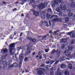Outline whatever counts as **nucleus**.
Listing matches in <instances>:
<instances>
[{"mask_svg":"<svg viewBox=\"0 0 75 75\" xmlns=\"http://www.w3.org/2000/svg\"><path fill=\"white\" fill-rule=\"evenodd\" d=\"M68 49L65 50V51L64 52V53L66 54V53H69V54H71V52L69 51H72V49H73V46H69L68 47Z\"/></svg>","mask_w":75,"mask_h":75,"instance_id":"1","label":"nucleus"},{"mask_svg":"<svg viewBox=\"0 0 75 75\" xmlns=\"http://www.w3.org/2000/svg\"><path fill=\"white\" fill-rule=\"evenodd\" d=\"M15 45V44L14 43H12L9 46V49L10 50L9 51L10 53L11 54L12 53V50H13V48H14V45Z\"/></svg>","mask_w":75,"mask_h":75,"instance_id":"2","label":"nucleus"},{"mask_svg":"<svg viewBox=\"0 0 75 75\" xmlns=\"http://www.w3.org/2000/svg\"><path fill=\"white\" fill-rule=\"evenodd\" d=\"M46 11L45 10L41 12V19H45V13Z\"/></svg>","mask_w":75,"mask_h":75,"instance_id":"3","label":"nucleus"},{"mask_svg":"<svg viewBox=\"0 0 75 75\" xmlns=\"http://www.w3.org/2000/svg\"><path fill=\"white\" fill-rule=\"evenodd\" d=\"M37 7H38L39 10H41L45 7V4H43V3H42L37 5Z\"/></svg>","mask_w":75,"mask_h":75,"instance_id":"4","label":"nucleus"},{"mask_svg":"<svg viewBox=\"0 0 75 75\" xmlns=\"http://www.w3.org/2000/svg\"><path fill=\"white\" fill-rule=\"evenodd\" d=\"M39 68H37L36 69V71H37V74L39 75H42L44 74V72L42 71L41 70H39Z\"/></svg>","mask_w":75,"mask_h":75,"instance_id":"5","label":"nucleus"},{"mask_svg":"<svg viewBox=\"0 0 75 75\" xmlns=\"http://www.w3.org/2000/svg\"><path fill=\"white\" fill-rule=\"evenodd\" d=\"M24 54L23 53H21L19 56V58L20 60H23L24 59Z\"/></svg>","mask_w":75,"mask_h":75,"instance_id":"6","label":"nucleus"},{"mask_svg":"<svg viewBox=\"0 0 75 75\" xmlns=\"http://www.w3.org/2000/svg\"><path fill=\"white\" fill-rule=\"evenodd\" d=\"M69 5L70 6L71 8H75V2H70L69 3Z\"/></svg>","mask_w":75,"mask_h":75,"instance_id":"7","label":"nucleus"},{"mask_svg":"<svg viewBox=\"0 0 75 75\" xmlns=\"http://www.w3.org/2000/svg\"><path fill=\"white\" fill-rule=\"evenodd\" d=\"M54 52H55V53H58V50L57 49V50H56L55 49H53L51 52V54H54Z\"/></svg>","mask_w":75,"mask_h":75,"instance_id":"8","label":"nucleus"},{"mask_svg":"<svg viewBox=\"0 0 75 75\" xmlns=\"http://www.w3.org/2000/svg\"><path fill=\"white\" fill-rule=\"evenodd\" d=\"M31 50H28V51H26V52H25V53L24 56L25 57H26V56H27V55H28V54H29L30 53H31Z\"/></svg>","mask_w":75,"mask_h":75,"instance_id":"9","label":"nucleus"},{"mask_svg":"<svg viewBox=\"0 0 75 75\" xmlns=\"http://www.w3.org/2000/svg\"><path fill=\"white\" fill-rule=\"evenodd\" d=\"M0 63H1V64H3V65H5V64H6V62L4 60V59H3V60L0 62Z\"/></svg>","mask_w":75,"mask_h":75,"instance_id":"10","label":"nucleus"},{"mask_svg":"<svg viewBox=\"0 0 75 75\" xmlns=\"http://www.w3.org/2000/svg\"><path fill=\"white\" fill-rule=\"evenodd\" d=\"M33 14L34 16H39V14H40V12H37L36 11H35Z\"/></svg>","mask_w":75,"mask_h":75,"instance_id":"11","label":"nucleus"},{"mask_svg":"<svg viewBox=\"0 0 75 75\" xmlns=\"http://www.w3.org/2000/svg\"><path fill=\"white\" fill-rule=\"evenodd\" d=\"M13 58L14 59V60H16L17 59V56L16 54H13Z\"/></svg>","mask_w":75,"mask_h":75,"instance_id":"12","label":"nucleus"},{"mask_svg":"<svg viewBox=\"0 0 75 75\" xmlns=\"http://www.w3.org/2000/svg\"><path fill=\"white\" fill-rule=\"evenodd\" d=\"M68 68L69 69H72V64H69L68 65Z\"/></svg>","mask_w":75,"mask_h":75,"instance_id":"13","label":"nucleus"},{"mask_svg":"<svg viewBox=\"0 0 75 75\" xmlns=\"http://www.w3.org/2000/svg\"><path fill=\"white\" fill-rule=\"evenodd\" d=\"M1 51H3V52H4V53H6V52H7L8 50H7V49L5 48L4 49V50H1Z\"/></svg>","mask_w":75,"mask_h":75,"instance_id":"14","label":"nucleus"},{"mask_svg":"<svg viewBox=\"0 0 75 75\" xmlns=\"http://www.w3.org/2000/svg\"><path fill=\"white\" fill-rule=\"evenodd\" d=\"M61 67L63 69H65L66 68V65L64 64H62L61 65Z\"/></svg>","mask_w":75,"mask_h":75,"instance_id":"15","label":"nucleus"},{"mask_svg":"<svg viewBox=\"0 0 75 75\" xmlns=\"http://www.w3.org/2000/svg\"><path fill=\"white\" fill-rule=\"evenodd\" d=\"M64 74L65 75H69V72L68 71H65L64 72Z\"/></svg>","mask_w":75,"mask_h":75,"instance_id":"16","label":"nucleus"},{"mask_svg":"<svg viewBox=\"0 0 75 75\" xmlns=\"http://www.w3.org/2000/svg\"><path fill=\"white\" fill-rule=\"evenodd\" d=\"M62 18H56V20H57V22H62Z\"/></svg>","mask_w":75,"mask_h":75,"instance_id":"17","label":"nucleus"},{"mask_svg":"<svg viewBox=\"0 0 75 75\" xmlns=\"http://www.w3.org/2000/svg\"><path fill=\"white\" fill-rule=\"evenodd\" d=\"M64 18L65 19V21L66 22H68V21H69V19L68 18L64 17Z\"/></svg>","mask_w":75,"mask_h":75,"instance_id":"18","label":"nucleus"},{"mask_svg":"<svg viewBox=\"0 0 75 75\" xmlns=\"http://www.w3.org/2000/svg\"><path fill=\"white\" fill-rule=\"evenodd\" d=\"M73 13H69L68 14V16L69 17H72L73 16Z\"/></svg>","mask_w":75,"mask_h":75,"instance_id":"19","label":"nucleus"},{"mask_svg":"<svg viewBox=\"0 0 75 75\" xmlns=\"http://www.w3.org/2000/svg\"><path fill=\"white\" fill-rule=\"evenodd\" d=\"M59 55H60V54H56V55L55 56V57L56 58H58V57H59Z\"/></svg>","mask_w":75,"mask_h":75,"instance_id":"20","label":"nucleus"},{"mask_svg":"<svg viewBox=\"0 0 75 75\" xmlns=\"http://www.w3.org/2000/svg\"><path fill=\"white\" fill-rule=\"evenodd\" d=\"M48 12H50L51 13H52V10L50 8H49L48 9Z\"/></svg>","mask_w":75,"mask_h":75,"instance_id":"21","label":"nucleus"},{"mask_svg":"<svg viewBox=\"0 0 75 75\" xmlns=\"http://www.w3.org/2000/svg\"><path fill=\"white\" fill-rule=\"evenodd\" d=\"M60 9L59 8H57L56 9V11H57V12H60Z\"/></svg>","mask_w":75,"mask_h":75,"instance_id":"22","label":"nucleus"},{"mask_svg":"<svg viewBox=\"0 0 75 75\" xmlns=\"http://www.w3.org/2000/svg\"><path fill=\"white\" fill-rule=\"evenodd\" d=\"M73 33V32L71 31L69 32H68L67 33V35H71L72 34V33Z\"/></svg>","mask_w":75,"mask_h":75,"instance_id":"23","label":"nucleus"},{"mask_svg":"<svg viewBox=\"0 0 75 75\" xmlns=\"http://www.w3.org/2000/svg\"><path fill=\"white\" fill-rule=\"evenodd\" d=\"M48 35H49V34H47L45 36H42V38H46V37H47Z\"/></svg>","mask_w":75,"mask_h":75,"instance_id":"24","label":"nucleus"},{"mask_svg":"<svg viewBox=\"0 0 75 75\" xmlns=\"http://www.w3.org/2000/svg\"><path fill=\"white\" fill-rule=\"evenodd\" d=\"M75 34H72L71 36L70 37V38H75Z\"/></svg>","mask_w":75,"mask_h":75,"instance_id":"25","label":"nucleus"},{"mask_svg":"<svg viewBox=\"0 0 75 75\" xmlns=\"http://www.w3.org/2000/svg\"><path fill=\"white\" fill-rule=\"evenodd\" d=\"M27 0H21V2L23 4H24V3L26 2Z\"/></svg>","mask_w":75,"mask_h":75,"instance_id":"26","label":"nucleus"},{"mask_svg":"<svg viewBox=\"0 0 75 75\" xmlns=\"http://www.w3.org/2000/svg\"><path fill=\"white\" fill-rule=\"evenodd\" d=\"M63 10H67V6L66 5H64L63 6Z\"/></svg>","mask_w":75,"mask_h":75,"instance_id":"27","label":"nucleus"},{"mask_svg":"<svg viewBox=\"0 0 75 75\" xmlns=\"http://www.w3.org/2000/svg\"><path fill=\"white\" fill-rule=\"evenodd\" d=\"M66 56L67 57H69V58L70 57H71V55L70 54H66Z\"/></svg>","mask_w":75,"mask_h":75,"instance_id":"28","label":"nucleus"},{"mask_svg":"<svg viewBox=\"0 0 75 75\" xmlns=\"http://www.w3.org/2000/svg\"><path fill=\"white\" fill-rule=\"evenodd\" d=\"M31 41H32V42H35L36 41V39H32V40Z\"/></svg>","mask_w":75,"mask_h":75,"instance_id":"29","label":"nucleus"},{"mask_svg":"<svg viewBox=\"0 0 75 75\" xmlns=\"http://www.w3.org/2000/svg\"><path fill=\"white\" fill-rule=\"evenodd\" d=\"M22 65V62H20L19 64V68H21V65Z\"/></svg>","mask_w":75,"mask_h":75,"instance_id":"30","label":"nucleus"},{"mask_svg":"<svg viewBox=\"0 0 75 75\" xmlns=\"http://www.w3.org/2000/svg\"><path fill=\"white\" fill-rule=\"evenodd\" d=\"M54 2L55 4H58V2H57V0H55Z\"/></svg>","mask_w":75,"mask_h":75,"instance_id":"31","label":"nucleus"},{"mask_svg":"<svg viewBox=\"0 0 75 75\" xmlns=\"http://www.w3.org/2000/svg\"><path fill=\"white\" fill-rule=\"evenodd\" d=\"M30 3H35V1H34V0H31L30 1Z\"/></svg>","mask_w":75,"mask_h":75,"instance_id":"32","label":"nucleus"},{"mask_svg":"<svg viewBox=\"0 0 75 75\" xmlns=\"http://www.w3.org/2000/svg\"><path fill=\"white\" fill-rule=\"evenodd\" d=\"M52 21H53V22H56L57 18L53 19L52 20Z\"/></svg>","mask_w":75,"mask_h":75,"instance_id":"33","label":"nucleus"},{"mask_svg":"<svg viewBox=\"0 0 75 75\" xmlns=\"http://www.w3.org/2000/svg\"><path fill=\"white\" fill-rule=\"evenodd\" d=\"M65 47V45L64 44H62V49H64Z\"/></svg>","mask_w":75,"mask_h":75,"instance_id":"34","label":"nucleus"},{"mask_svg":"<svg viewBox=\"0 0 75 75\" xmlns=\"http://www.w3.org/2000/svg\"><path fill=\"white\" fill-rule=\"evenodd\" d=\"M28 40H30V41H31L33 40V38H31L30 37H28Z\"/></svg>","mask_w":75,"mask_h":75,"instance_id":"35","label":"nucleus"},{"mask_svg":"<svg viewBox=\"0 0 75 75\" xmlns=\"http://www.w3.org/2000/svg\"><path fill=\"white\" fill-rule=\"evenodd\" d=\"M11 62H12L10 60L8 62V65H10V64H11Z\"/></svg>","mask_w":75,"mask_h":75,"instance_id":"36","label":"nucleus"},{"mask_svg":"<svg viewBox=\"0 0 75 75\" xmlns=\"http://www.w3.org/2000/svg\"><path fill=\"white\" fill-rule=\"evenodd\" d=\"M2 3L3 4H6V2L5 1H2Z\"/></svg>","mask_w":75,"mask_h":75,"instance_id":"37","label":"nucleus"},{"mask_svg":"<svg viewBox=\"0 0 75 75\" xmlns=\"http://www.w3.org/2000/svg\"><path fill=\"white\" fill-rule=\"evenodd\" d=\"M59 8L60 9H61V10H62V8H63V7L62 5H60L59 6Z\"/></svg>","mask_w":75,"mask_h":75,"instance_id":"38","label":"nucleus"},{"mask_svg":"<svg viewBox=\"0 0 75 75\" xmlns=\"http://www.w3.org/2000/svg\"><path fill=\"white\" fill-rule=\"evenodd\" d=\"M50 75H54V71H51L50 73Z\"/></svg>","mask_w":75,"mask_h":75,"instance_id":"39","label":"nucleus"},{"mask_svg":"<svg viewBox=\"0 0 75 75\" xmlns=\"http://www.w3.org/2000/svg\"><path fill=\"white\" fill-rule=\"evenodd\" d=\"M67 42V39H64V40H63V42Z\"/></svg>","mask_w":75,"mask_h":75,"instance_id":"40","label":"nucleus"},{"mask_svg":"<svg viewBox=\"0 0 75 75\" xmlns=\"http://www.w3.org/2000/svg\"><path fill=\"white\" fill-rule=\"evenodd\" d=\"M31 11H33V14L34 13H35V11L34 10V8L31 9Z\"/></svg>","mask_w":75,"mask_h":75,"instance_id":"41","label":"nucleus"},{"mask_svg":"<svg viewBox=\"0 0 75 75\" xmlns=\"http://www.w3.org/2000/svg\"><path fill=\"white\" fill-rule=\"evenodd\" d=\"M15 64V63H14L13 64L11 65V67H17V66H13V65H14Z\"/></svg>","mask_w":75,"mask_h":75,"instance_id":"42","label":"nucleus"},{"mask_svg":"<svg viewBox=\"0 0 75 75\" xmlns=\"http://www.w3.org/2000/svg\"><path fill=\"white\" fill-rule=\"evenodd\" d=\"M74 42H75V40H73L71 41V44H74Z\"/></svg>","mask_w":75,"mask_h":75,"instance_id":"43","label":"nucleus"},{"mask_svg":"<svg viewBox=\"0 0 75 75\" xmlns=\"http://www.w3.org/2000/svg\"><path fill=\"white\" fill-rule=\"evenodd\" d=\"M28 59V58L27 57H25V58L24 59V61L26 62Z\"/></svg>","mask_w":75,"mask_h":75,"instance_id":"44","label":"nucleus"},{"mask_svg":"<svg viewBox=\"0 0 75 75\" xmlns=\"http://www.w3.org/2000/svg\"><path fill=\"white\" fill-rule=\"evenodd\" d=\"M33 8H35V7H36V4H34L33 5Z\"/></svg>","mask_w":75,"mask_h":75,"instance_id":"45","label":"nucleus"},{"mask_svg":"<svg viewBox=\"0 0 75 75\" xmlns=\"http://www.w3.org/2000/svg\"><path fill=\"white\" fill-rule=\"evenodd\" d=\"M27 50L28 51H31V50H30V47H28L27 48Z\"/></svg>","mask_w":75,"mask_h":75,"instance_id":"46","label":"nucleus"},{"mask_svg":"<svg viewBox=\"0 0 75 75\" xmlns=\"http://www.w3.org/2000/svg\"><path fill=\"white\" fill-rule=\"evenodd\" d=\"M55 16V15H53L52 16L50 17V18L51 19V18H53V17H54V16Z\"/></svg>","mask_w":75,"mask_h":75,"instance_id":"47","label":"nucleus"},{"mask_svg":"<svg viewBox=\"0 0 75 75\" xmlns=\"http://www.w3.org/2000/svg\"><path fill=\"white\" fill-rule=\"evenodd\" d=\"M17 50H18V51H20V50H21V49L20 48V47H18L17 48Z\"/></svg>","mask_w":75,"mask_h":75,"instance_id":"48","label":"nucleus"},{"mask_svg":"<svg viewBox=\"0 0 75 75\" xmlns=\"http://www.w3.org/2000/svg\"><path fill=\"white\" fill-rule=\"evenodd\" d=\"M55 6V3L54 4H52V7H54Z\"/></svg>","mask_w":75,"mask_h":75,"instance_id":"49","label":"nucleus"},{"mask_svg":"<svg viewBox=\"0 0 75 75\" xmlns=\"http://www.w3.org/2000/svg\"><path fill=\"white\" fill-rule=\"evenodd\" d=\"M50 63V61H47V62H46V64H49Z\"/></svg>","mask_w":75,"mask_h":75,"instance_id":"50","label":"nucleus"},{"mask_svg":"<svg viewBox=\"0 0 75 75\" xmlns=\"http://www.w3.org/2000/svg\"><path fill=\"white\" fill-rule=\"evenodd\" d=\"M44 67V64H42L41 66H40V67Z\"/></svg>","mask_w":75,"mask_h":75,"instance_id":"51","label":"nucleus"},{"mask_svg":"<svg viewBox=\"0 0 75 75\" xmlns=\"http://www.w3.org/2000/svg\"><path fill=\"white\" fill-rule=\"evenodd\" d=\"M5 44L6 45H7V46H8V43H7V42H5Z\"/></svg>","mask_w":75,"mask_h":75,"instance_id":"52","label":"nucleus"},{"mask_svg":"<svg viewBox=\"0 0 75 75\" xmlns=\"http://www.w3.org/2000/svg\"><path fill=\"white\" fill-rule=\"evenodd\" d=\"M57 1L59 2V3H61V1H62V0H57Z\"/></svg>","mask_w":75,"mask_h":75,"instance_id":"53","label":"nucleus"},{"mask_svg":"<svg viewBox=\"0 0 75 75\" xmlns=\"http://www.w3.org/2000/svg\"><path fill=\"white\" fill-rule=\"evenodd\" d=\"M23 48H24V47L23 46H21L20 47V48H21V49H23Z\"/></svg>","mask_w":75,"mask_h":75,"instance_id":"54","label":"nucleus"},{"mask_svg":"<svg viewBox=\"0 0 75 75\" xmlns=\"http://www.w3.org/2000/svg\"><path fill=\"white\" fill-rule=\"evenodd\" d=\"M45 52H48V50L47 49H46L45 50Z\"/></svg>","mask_w":75,"mask_h":75,"instance_id":"55","label":"nucleus"},{"mask_svg":"<svg viewBox=\"0 0 75 75\" xmlns=\"http://www.w3.org/2000/svg\"><path fill=\"white\" fill-rule=\"evenodd\" d=\"M54 62V60H52L51 62V64H52Z\"/></svg>","mask_w":75,"mask_h":75,"instance_id":"56","label":"nucleus"},{"mask_svg":"<svg viewBox=\"0 0 75 75\" xmlns=\"http://www.w3.org/2000/svg\"><path fill=\"white\" fill-rule=\"evenodd\" d=\"M10 39H11V40L13 39V37H12L11 35H10Z\"/></svg>","mask_w":75,"mask_h":75,"instance_id":"57","label":"nucleus"},{"mask_svg":"<svg viewBox=\"0 0 75 75\" xmlns=\"http://www.w3.org/2000/svg\"><path fill=\"white\" fill-rule=\"evenodd\" d=\"M58 61H57L56 62H55L54 64H58Z\"/></svg>","mask_w":75,"mask_h":75,"instance_id":"58","label":"nucleus"},{"mask_svg":"<svg viewBox=\"0 0 75 75\" xmlns=\"http://www.w3.org/2000/svg\"><path fill=\"white\" fill-rule=\"evenodd\" d=\"M42 56H40L39 57V59H42Z\"/></svg>","mask_w":75,"mask_h":75,"instance_id":"59","label":"nucleus"},{"mask_svg":"<svg viewBox=\"0 0 75 75\" xmlns=\"http://www.w3.org/2000/svg\"><path fill=\"white\" fill-rule=\"evenodd\" d=\"M49 24H50V25H51V21H49Z\"/></svg>","mask_w":75,"mask_h":75,"instance_id":"60","label":"nucleus"},{"mask_svg":"<svg viewBox=\"0 0 75 75\" xmlns=\"http://www.w3.org/2000/svg\"><path fill=\"white\" fill-rule=\"evenodd\" d=\"M68 12H71V9H68Z\"/></svg>","mask_w":75,"mask_h":75,"instance_id":"61","label":"nucleus"},{"mask_svg":"<svg viewBox=\"0 0 75 75\" xmlns=\"http://www.w3.org/2000/svg\"><path fill=\"white\" fill-rule=\"evenodd\" d=\"M23 35V33H21L20 34V37H21Z\"/></svg>","mask_w":75,"mask_h":75,"instance_id":"62","label":"nucleus"},{"mask_svg":"<svg viewBox=\"0 0 75 75\" xmlns=\"http://www.w3.org/2000/svg\"><path fill=\"white\" fill-rule=\"evenodd\" d=\"M54 25H55V23H53L52 24V27L54 26Z\"/></svg>","mask_w":75,"mask_h":75,"instance_id":"63","label":"nucleus"},{"mask_svg":"<svg viewBox=\"0 0 75 75\" xmlns=\"http://www.w3.org/2000/svg\"><path fill=\"white\" fill-rule=\"evenodd\" d=\"M49 33L50 34H51L52 33V31H51V30H50L49 31Z\"/></svg>","mask_w":75,"mask_h":75,"instance_id":"64","label":"nucleus"}]
</instances>
